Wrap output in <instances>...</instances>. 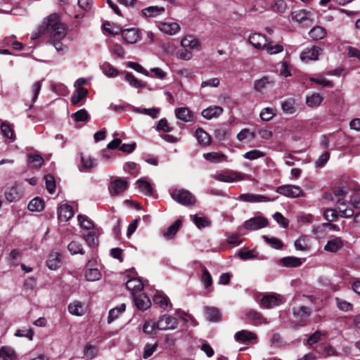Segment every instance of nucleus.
<instances>
[{"mask_svg":"<svg viewBox=\"0 0 360 360\" xmlns=\"http://www.w3.org/2000/svg\"><path fill=\"white\" fill-rule=\"evenodd\" d=\"M61 255L58 252L51 253L46 262L47 266L51 270H55L59 267L60 264Z\"/></svg>","mask_w":360,"mask_h":360,"instance_id":"nucleus-29","label":"nucleus"},{"mask_svg":"<svg viewBox=\"0 0 360 360\" xmlns=\"http://www.w3.org/2000/svg\"><path fill=\"white\" fill-rule=\"evenodd\" d=\"M126 288L132 292H139L143 289V284L140 279L134 278L126 283Z\"/></svg>","mask_w":360,"mask_h":360,"instance_id":"nucleus-35","label":"nucleus"},{"mask_svg":"<svg viewBox=\"0 0 360 360\" xmlns=\"http://www.w3.org/2000/svg\"><path fill=\"white\" fill-rule=\"evenodd\" d=\"M181 224V220H176L173 224H172L167 230L164 233V236L166 238H172L177 233L180 226Z\"/></svg>","mask_w":360,"mask_h":360,"instance_id":"nucleus-49","label":"nucleus"},{"mask_svg":"<svg viewBox=\"0 0 360 360\" xmlns=\"http://www.w3.org/2000/svg\"><path fill=\"white\" fill-rule=\"evenodd\" d=\"M336 207L341 217L349 218L354 216V210L351 207H347L346 201L339 198L336 202Z\"/></svg>","mask_w":360,"mask_h":360,"instance_id":"nucleus-14","label":"nucleus"},{"mask_svg":"<svg viewBox=\"0 0 360 360\" xmlns=\"http://www.w3.org/2000/svg\"><path fill=\"white\" fill-rule=\"evenodd\" d=\"M323 101L322 96L319 93H313L307 96L306 103L310 108H316L319 106Z\"/></svg>","mask_w":360,"mask_h":360,"instance_id":"nucleus-32","label":"nucleus"},{"mask_svg":"<svg viewBox=\"0 0 360 360\" xmlns=\"http://www.w3.org/2000/svg\"><path fill=\"white\" fill-rule=\"evenodd\" d=\"M203 157L208 161L212 162H221L226 161V157L223 153H217V152H210L207 153H204Z\"/></svg>","mask_w":360,"mask_h":360,"instance_id":"nucleus-31","label":"nucleus"},{"mask_svg":"<svg viewBox=\"0 0 360 360\" xmlns=\"http://www.w3.org/2000/svg\"><path fill=\"white\" fill-rule=\"evenodd\" d=\"M78 221L79 222L80 226L86 230H91L94 228V222L87 218V217L79 214L77 216Z\"/></svg>","mask_w":360,"mask_h":360,"instance_id":"nucleus-53","label":"nucleus"},{"mask_svg":"<svg viewBox=\"0 0 360 360\" xmlns=\"http://www.w3.org/2000/svg\"><path fill=\"white\" fill-rule=\"evenodd\" d=\"M82 238L89 246H96L98 244V236L95 231L83 234Z\"/></svg>","mask_w":360,"mask_h":360,"instance_id":"nucleus-46","label":"nucleus"},{"mask_svg":"<svg viewBox=\"0 0 360 360\" xmlns=\"http://www.w3.org/2000/svg\"><path fill=\"white\" fill-rule=\"evenodd\" d=\"M88 93L86 89L78 88L71 96V101L73 104H78L83 98H84Z\"/></svg>","mask_w":360,"mask_h":360,"instance_id":"nucleus-44","label":"nucleus"},{"mask_svg":"<svg viewBox=\"0 0 360 360\" xmlns=\"http://www.w3.org/2000/svg\"><path fill=\"white\" fill-rule=\"evenodd\" d=\"M335 302L338 309L342 311H348L352 309L353 305L350 302L341 300L338 297L335 298Z\"/></svg>","mask_w":360,"mask_h":360,"instance_id":"nucleus-59","label":"nucleus"},{"mask_svg":"<svg viewBox=\"0 0 360 360\" xmlns=\"http://www.w3.org/2000/svg\"><path fill=\"white\" fill-rule=\"evenodd\" d=\"M176 117L184 122H191L193 119L191 111L186 107L179 108L175 110Z\"/></svg>","mask_w":360,"mask_h":360,"instance_id":"nucleus-26","label":"nucleus"},{"mask_svg":"<svg viewBox=\"0 0 360 360\" xmlns=\"http://www.w3.org/2000/svg\"><path fill=\"white\" fill-rule=\"evenodd\" d=\"M247 319L253 325L257 326L262 323H267L266 319L259 313L254 310H250L246 314Z\"/></svg>","mask_w":360,"mask_h":360,"instance_id":"nucleus-23","label":"nucleus"},{"mask_svg":"<svg viewBox=\"0 0 360 360\" xmlns=\"http://www.w3.org/2000/svg\"><path fill=\"white\" fill-rule=\"evenodd\" d=\"M201 281L203 283L205 288H208L212 283L211 275L205 267L202 268Z\"/></svg>","mask_w":360,"mask_h":360,"instance_id":"nucleus-61","label":"nucleus"},{"mask_svg":"<svg viewBox=\"0 0 360 360\" xmlns=\"http://www.w3.org/2000/svg\"><path fill=\"white\" fill-rule=\"evenodd\" d=\"M128 183L122 178H117L112 181L109 186L108 190L111 195H117L124 193L127 188Z\"/></svg>","mask_w":360,"mask_h":360,"instance_id":"nucleus-7","label":"nucleus"},{"mask_svg":"<svg viewBox=\"0 0 360 360\" xmlns=\"http://www.w3.org/2000/svg\"><path fill=\"white\" fill-rule=\"evenodd\" d=\"M278 197L270 198L267 196L262 195H256L252 193H244L240 195L238 199L240 200L248 202H270L274 201Z\"/></svg>","mask_w":360,"mask_h":360,"instance_id":"nucleus-9","label":"nucleus"},{"mask_svg":"<svg viewBox=\"0 0 360 360\" xmlns=\"http://www.w3.org/2000/svg\"><path fill=\"white\" fill-rule=\"evenodd\" d=\"M28 162L34 164V167L39 168L44 163V159L40 155L30 154L28 155Z\"/></svg>","mask_w":360,"mask_h":360,"instance_id":"nucleus-58","label":"nucleus"},{"mask_svg":"<svg viewBox=\"0 0 360 360\" xmlns=\"http://www.w3.org/2000/svg\"><path fill=\"white\" fill-rule=\"evenodd\" d=\"M265 156V153L259 150H252L245 153L243 157L245 159L253 160Z\"/></svg>","mask_w":360,"mask_h":360,"instance_id":"nucleus-55","label":"nucleus"},{"mask_svg":"<svg viewBox=\"0 0 360 360\" xmlns=\"http://www.w3.org/2000/svg\"><path fill=\"white\" fill-rule=\"evenodd\" d=\"M5 197L8 202H12L18 200L20 197V194L18 192V188L16 186H13L9 189V191L6 192Z\"/></svg>","mask_w":360,"mask_h":360,"instance_id":"nucleus-51","label":"nucleus"},{"mask_svg":"<svg viewBox=\"0 0 360 360\" xmlns=\"http://www.w3.org/2000/svg\"><path fill=\"white\" fill-rule=\"evenodd\" d=\"M1 131L4 136L9 139L11 141H14L15 136L14 131L11 124L4 121L1 123Z\"/></svg>","mask_w":360,"mask_h":360,"instance_id":"nucleus-33","label":"nucleus"},{"mask_svg":"<svg viewBox=\"0 0 360 360\" xmlns=\"http://www.w3.org/2000/svg\"><path fill=\"white\" fill-rule=\"evenodd\" d=\"M191 219L198 229L205 228L210 226V221L205 217H198L196 214L191 215Z\"/></svg>","mask_w":360,"mask_h":360,"instance_id":"nucleus-38","label":"nucleus"},{"mask_svg":"<svg viewBox=\"0 0 360 360\" xmlns=\"http://www.w3.org/2000/svg\"><path fill=\"white\" fill-rule=\"evenodd\" d=\"M127 67L131 68V69L134 70L135 71H136L137 72L141 73L146 76L149 75L148 71L143 67H142L141 65H139V63H136L135 62H132V61L128 62L127 63Z\"/></svg>","mask_w":360,"mask_h":360,"instance_id":"nucleus-62","label":"nucleus"},{"mask_svg":"<svg viewBox=\"0 0 360 360\" xmlns=\"http://www.w3.org/2000/svg\"><path fill=\"white\" fill-rule=\"evenodd\" d=\"M134 302L137 309L140 311H145L151 306L150 300L143 293L136 296L134 295Z\"/></svg>","mask_w":360,"mask_h":360,"instance_id":"nucleus-12","label":"nucleus"},{"mask_svg":"<svg viewBox=\"0 0 360 360\" xmlns=\"http://www.w3.org/2000/svg\"><path fill=\"white\" fill-rule=\"evenodd\" d=\"M281 300L276 296L272 295H264L261 301L260 306L264 309H271L279 305Z\"/></svg>","mask_w":360,"mask_h":360,"instance_id":"nucleus-17","label":"nucleus"},{"mask_svg":"<svg viewBox=\"0 0 360 360\" xmlns=\"http://www.w3.org/2000/svg\"><path fill=\"white\" fill-rule=\"evenodd\" d=\"M85 278L88 281H98L101 278V273L97 269H89L85 272Z\"/></svg>","mask_w":360,"mask_h":360,"instance_id":"nucleus-54","label":"nucleus"},{"mask_svg":"<svg viewBox=\"0 0 360 360\" xmlns=\"http://www.w3.org/2000/svg\"><path fill=\"white\" fill-rule=\"evenodd\" d=\"M165 9L162 6H151L142 9L141 13L146 18H155L164 13Z\"/></svg>","mask_w":360,"mask_h":360,"instance_id":"nucleus-21","label":"nucleus"},{"mask_svg":"<svg viewBox=\"0 0 360 360\" xmlns=\"http://www.w3.org/2000/svg\"><path fill=\"white\" fill-rule=\"evenodd\" d=\"M177 326V319L169 315H163L157 321L158 329L161 330H173L176 328Z\"/></svg>","mask_w":360,"mask_h":360,"instance_id":"nucleus-5","label":"nucleus"},{"mask_svg":"<svg viewBox=\"0 0 360 360\" xmlns=\"http://www.w3.org/2000/svg\"><path fill=\"white\" fill-rule=\"evenodd\" d=\"M206 319L210 321H217L220 319L219 311L214 307H205Z\"/></svg>","mask_w":360,"mask_h":360,"instance_id":"nucleus-41","label":"nucleus"},{"mask_svg":"<svg viewBox=\"0 0 360 360\" xmlns=\"http://www.w3.org/2000/svg\"><path fill=\"white\" fill-rule=\"evenodd\" d=\"M68 249L71 255H84L85 251L82 248V245L76 240H72L68 245Z\"/></svg>","mask_w":360,"mask_h":360,"instance_id":"nucleus-42","label":"nucleus"},{"mask_svg":"<svg viewBox=\"0 0 360 360\" xmlns=\"http://www.w3.org/2000/svg\"><path fill=\"white\" fill-rule=\"evenodd\" d=\"M125 79L127 81L130 86L136 88H144L146 86V83L138 79L131 72H127L125 75Z\"/></svg>","mask_w":360,"mask_h":360,"instance_id":"nucleus-37","label":"nucleus"},{"mask_svg":"<svg viewBox=\"0 0 360 360\" xmlns=\"http://www.w3.org/2000/svg\"><path fill=\"white\" fill-rule=\"evenodd\" d=\"M122 36L128 44H134L140 38L139 31L134 28L122 30Z\"/></svg>","mask_w":360,"mask_h":360,"instance_id":"nucleus-15","label":"nucleus"},{"mask_svg":"<svg viewBox=\"0 0 360 360\" xmlns=\"http://www.w3.org/2000/svg\"><path fill=\"white\" fill-rule=\"evenodd\" d=\"M157 347V343H155L153 345L146 344L144 347L143 358L146 359L149 358L150 356H152L154 352L156 350Z\"/></svg>","mask_w":360,"mask_h":360,"instance_id":"nucleus-63","label":"nucleus"},{"mask_svg":"<svg viewBox=\"0 0 360 360\" xmlns=\"http://www.w3.org/2000/svg\"><path fill=\"white\" fill-rule=\"evenodd\" d=\"M81 162L84 167L90 169L96 166V160L91 158L89 155H81Z\"/></svg>","mask_w":360,"mask_h":360,"instance_id":"nucleus-56","label":"nucleus"},{"mask_svg":"<svg viewBox=\"0 0 360 360\" xmlns=\"http://www.w3.org/2000/svg\"><path fill=\"white\" fill-rule=\"evenodd\" d=\"M68 311L72 315L82 316L86 311V307L84 303L74 301L68 305Z\"/></svg>","mask_w":360,"mask_h":360,"instance_id":"nucleus-24","label":"nucleus"},{"mask_svg":"<svg viewBox=\"0 0 360 360\" xmlns=\"http://www.w3.org/2000/svg\"><path fill=\"white\" fill-rule=\"evenodd\" d=\"M158 27L161 32L169 35H174L180 30V25L174 22H161L158 24Z\"/></svg>","mask_w":360,"mask_h":360,"instance_id":"nucleus-11","label":"nucleus"},{"mask_svg":"<svg viewBox=\"0 0 360 360\" xmlns=\"http://www.w3.org/2000/svg\"><path fill=\"white\" fill-rule=\"evenodd\" d=\"M223 111L224 110L221 107L213 105L203 110L201 112V115L204 118L207 120H211L218 117L221 115Z\"/></svg>","mask_w":360,"mask_h":360,"instance_id":"nucleus-16","label":"nucleus"},{"mask_svg":"<svg viewBox=\"0 0 360 360\" xmlns=\"http://www.w3.org/2000/svg\"><path fill=\"white\" fill-rule=\"evenodd\" d=\"M102 72L108 77H115L119 75V71L108 63L101 65Z\"/></svg>","mask_w":360,"mask_h":360,"instance_id":"nucleus-45","label":"nucleus"},{"mask_svg":"<svg viewBox=\"0 0 360 360\" xmlns=\"http://www.w3.org/2000/svg\"><path fill=\"white\" fill-rule=\"evenodd\" d=\"M246 175L236 171H229L222 174H219L217 176V179L223 182H235L245 179Z\"/></svg>","mask_w":360,"mask_h":360,"instance_id":"nucleus-8","label":"nucleus"},{"mask_svg":"<svg viewBox=\"0 0 360 360\" xmlns=\"http://www.w3.org/2000/svg\"><path fill=\"white\" fill-rule=\"evenodd\" d=\"M260 117L263 121L268 122L275 115L274 110L271 108H265L260 112Z\"/></svg>","mask_w":360,"mask_h":360,"instance_id":"nucleus-60","label":"nucleus"},{"mask_svg":"<svg viewBox=\"0 0 360 360\" xmlns=\"http://www.w3.org/2000/svg\"><path fill=\"white\" fill-rule=\"evenodd\" d=\"M47 29V32L50 35L49 43L53 44L58 52L64 51L65 46L60 41L66 35V28L63 23L60 20L59 16L56 13H52L43 22L41 25V30Z\"/></svg>","mask_w":360,"mask_h":360,"instance_id":"nucleus-1","label":"nucleus"},{"mask_svg":"<svg viewBox=\"0 0 360 360\" xmlns=\"http://www.w3.org/2000/svg\"><path fill=\"white\" fill-rule=\"evenodd\" d=\"M234 338L236 341L247 343L252 340H257V335L251 331L242 330L237 332Z\"/></svg>","mask_w":360,"mask_h":360,"instance_id":"nucleus-19","label":"nucleus"},{"mask_svg":"<svg viewBox=\"0 0 360 360\" xmlns=\"http://www.w3.org/2000/svg\"><path fill=\"white\" fill-rule=\"evenodd\" d=\"M75 122H88L90 120V115L85 109H81L72 115Z\"/></svg>","mask_w":360,"mask_h":360,"instance_id":"nucleus-52","label":"nucleus"},{"mask_svg":"<svg viewBox=\"0 0 360 360\" xmlns=\"http://www.w3.org/2000/svg\"><path fill=\"white\" fill-rule=\"evenodd\" d=\"M58 219L61 221H68L74 215L72 207L67 204L60 205L58 208Z\"/></svg>","mask_w":360,"mask_h":360,"instance_id":"nucleus-20","label":"nucleus"},{"mask_svg":"<svg viewBox=\"0 0 360 360\" xmlns=\"http://www.w3.org/2000/svg\"><path fill=\"white\" fill-rule=\"evenodd\" d=\"M309 35L314 40H320L326 35V30L321 26H315L309 31Z\"/></svg>","mask_w":360,"mask_h":360,"instance_id":"nucleus-30","label":"nucleus"},{"mask_svg":"<svg viewBox=\"0 0 360 360\" xmlns=\"http://www.w3.org/2000/svg\"><path fill=\"white\" fill-rule=\"evenodd\" d=\"M321 48L318 46H313L310 49H307L300 54V58L302 61L307 62L309 60H316L319 58Z\"/></svg>","mask_w":360,"mask_h":360,"instance_id":"nucleus-13","label":"nucleus"},{"mask_svg":"<svg viewBox=\"0 0 360 360\" xmlns=\"http://www.w3.org/2000/svg\"><path fill=\"white\" fill-rule=\"evenodd\" d=\"M44 201L39 198H34L28 204L27 208L32 212H40L44 209Z\"/></svg>","mask_w":360,"mask_h":360,"instance_id":"nucleus-43","label":"nucleus"},{"mask_svg":"<svg viewBox=\"0 0 360 360\" xmlns=\"http://www.w3.org/2000/svg\"><path fill=\"white\" fill-rule=\"evenodd\" d=\"M153 301L156 304H158L164 309H167L169 302L168 297L162 293L155 294L153 297Z\"/></svg>","mask_w":360,"mask_h":360,"instance_id":"nucleus-47","label":"nucleus"},{"mask_svg":"<svg viewBox=\"0 0 360 360\" xmlns=\"http://www.w3.org/2000/svg\"><path fill=\"white\" fill-rule=\"evenodd\" d=\"M249 42L256 49H263L266 46V39L265 36L255 33L249 37Z\"/></svg>","mask_w":360,"mask_h":360,"instance_id":"nucleus-18","label":"nucleus"},{"mask_svg":"<svg viewBox=\"0 0 360 360\" xmlns=\"http://www.w3.org/2000/svg\"><path fill=\"white\" fill-rule=\"evenodd\" d=\"M267 224L268 220L266 218L258 216L247 220L244 223V228L247 230L255 231L266 226Z\"/></svg>","mask_w":360,"mask_h":360,"instance_id":"nucleus-6","label":"nucleus"},{"mask_svg":"<svg viewBox=\"0 0 360 360\" xmlns=\"http://www.w3.org/2000/svg\"><path fill=\"white\" fill-rule=\"evenodd\" d=\"M291 18L293 20L306 26L311 25L313 22L312 13L305 9H300L292 12Z\"/></svg>","mask_w":360,"mask_h":360,"instance_id":"nucleus-4","label":"nucleus"},{"mask_svg":"<svg viewBox=\"0 0 360 360\" xmlns=\"http://www.w3.org/2000/svg\"><path fill=\"white\" fill-rule=\"evenodd\" d=\"M15 351L10 347L3 346L0 348V360H15Z\"/></svg>","mask_w":360,"mask_h":360,"instance_id":"nucleus-27","label":"nucleus"},{"mask_svg":"<svg viewBox=\"0 0 360 360\" xmlns=\"http://www.w3.org/2000/svg\"><path fill=\"white\" fill-rule=\"evenodd\" d=\"M299 104L294 98H288L281 103V109L286 115H292L298 109Z\"/></svg>","mask_w":360,"mask_h":360,"instance_id":"nucleus-10","label":"nucleus"},{"mask_svg":"<svg viewBox=\"0 0 360 360\" xmlns=\"http://www.w3.org/2000/svg\"><path fill=\"white\" fill-rule=\"evenodd\" d=\"M125 304H122L119 307L110 309L108 314V322L110 323L114 320H115L120 316V314L125 311Z\"/></svg>","mask_w":360,"mask_h":360,"instance_id":"nucleus-39","label":"nucleus"},{"mask_svg":"<svg viewBox=\"0 0 360 360\" xmlns=\"http://www.w3.org/2000/svg\"><path fill=\"white\" fill-rule=\"evenodd\" d=\"M46 188L49 193H53L55 191L56 184L53 176L51 174H47L44 176Z\"/></svg>","mask_w":360,"mask_h":360,"instance_id":"nucleus-57","label":"nucleus"},{"mask_svg":"<svg viewBox=\"0 0 360 360\" xmlns=\"http://www.w3.org/2000/svg\"><path fill=\"white\" fill-rule=\"evenodd\" d=\"M171 196L173 200L185 206L193 205L195 203V196L185 189H174L172 191Z\"/></svg>","mask_w":360,"mask_h":360,"instance_id":"nucleus-2","label":"nucleus"},{"mask_svg":"<svg viewBox=\"0 0 360 360\" xmlns=\"http://www.w3.org/2000/svg\"><path fill=\"white\" fill-rule=\"evenodd\" d=\"M344 245L342 240L339 237H335L328 240L324 247V250L330 252H336Z\"/></svg>","mask_w":360,"mask_h":360,"instance_id":"nucleus-22","label":"nucleus"},{"mask_svg":"<svg viewBox=\"0 0 360 360\" xmlns=\"http://www.w3.org/2000/svg\"><path fill=\"white\" fill-rule=\"evenodd\" d=\"M276 191L285 197L299 198L304 196V192L302 188L295 185H283L277 187Z\"/></svg>","mask_w":360,"mask_h":360,"instance_id":"nucleus-3","label":"nucleus"},{"mask_svg":"<svg viewBox=\"0 0 360 360\" xmlns=\"http://www.w3.org/2000/svg\"><path fill=\"white\" fill-rule=\"evenodd\" d=\"M195 137L198 143L203 146H208L211 143L210 135L201 128H198L195 131Z\"/></svg>","mask_w":360,"mask_h":360,"instance_id":"nucleus-28","label":"nucleus"},{"mask_svg":"<svg viewBox=\"0 0 360 360\" xmlns=\"http://www.w3.org/2000/svg\"><path fill=\"white\" fill-rule=\"evenodd\" d=\"M136 184L141 193L147 195H152L153 188L146 177L139 179Z\"/></svg>","mask_w":360,"mask_h":360,"instance_id":"nucleus-25","label":"nucleus"},{"mask_svg":"<svg viewBox=\"0 0 360 360\" xmlns=\"http://www.w3.org/2000/svg\"><path fill=\"white\" fill-rule=\"evenodd\" d=\"M274 82V80L270 79L269 77L264 76L255 82L254 88L257 91L261 92L268 85L273 84Z\"/></svg>","mask_w":360,"mask_h":360,"instance_id":"nucleus-34","label":"nucleus"},{"mask_svg":"<svg viewBox=\"0 0 360 360\" xmlns=\"http://www.w3.org/2000/svg\"><path fill=\"white\" fill-rule=\"evenodd\" d=\"M287 8V4L283 0H275L271 5V9L277 13H283Z\"/></svg>","mask_w":360,"mask_h":360,"instance_id":"nucleus-48","label":"nucleus"},{"mask_svg":"<svg viewBox=\"0 0 360 360\" xmlns=\"http://www.w3.org/2000/svg\"><path fill=\"white\" fill-rule=\"evenodd\" d=\"M157 330V321L153 320L146 321L143 326V330L146 334H155Z\"/></svg>","mask_w":360,"mask_h":360,"instance_id":"nucleus-50","label":"nucleus"},{"mask_svg":"<svg viewBox=\"0 0 360 360\" xmlns=\"http://www.w3.org/2000/svg\"><path fill=\"white\" fill-rule=\"evenodd\" d=\"M281 262L287 267H297L302 264V259L295 257H285L282 258Z\"/></svg>","mask_w":360,"mask_h":360,"instance_id":"nucleus-36","label":"nucleus"},{"mask_svg":"<svg viewBox=\"0 0 360 360\" xmlns=\"http://www.w3.org/2000/svg\"><path fill=\"white\" fill-rule=\"evenodd\" d=\"M330 158V153L328 152H325L323 153L316 161V167L321 168L323 167L326 163L328 161Z\"/></svg>","mask_w":360,"mask_h":360,"instance_id":"nucleus-64","label":"nucleus"},{"mask_svg":"<svg viewBox=\"0 0 360 360\" xmlns=\"http://www.w3.org/2000/svg\"><path fill=\"white\" fill-rule=\"evenodd\" d=\"M181 44L184 48H189L191 49H195L198 46V41L193 36L188 35L184 37L181 41Z\"/></svg>","mask_w":360,"mask_h":360,"instance_id":"nucleus-40","label":"nucleus"}]
</instances>
